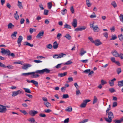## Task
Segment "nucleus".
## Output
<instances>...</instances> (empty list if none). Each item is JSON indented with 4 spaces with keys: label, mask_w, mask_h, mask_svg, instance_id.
<instances>
[{
    "label": "nucleus",
    "mask_w": 123,
    "mask_h": 123,
    "mask_svg": "<svg viewBox=\"0 0 123 123\" xmlns=\"http://www.w3.org/2000/svg\"><path fill=\"white\" fill-rule=\"evenodd\" d=\"M108 118L105 117V120L108 123H110L112 120V119L114 117V116L113 113L111 111L109 112L108 114Z\"/></svg>",
    "instance_id": "f257e3e1"
},
{
    "label": "nucleus",
    "mask_w": 123,
    "mask_h": 123,
    "mask_svg": "<svg viewBox=\"0 0 123 123\" xmlns=\"http://www.w3.org/2000/svg\"><path fill=\"white\" fill-rule=\"evenodd\" d=\"M86 52V51L84 50V49L82 48L81 49L80 51V55L81 56H82Z\"/></svg>",
    "instance_id": "412c9836"
},
{
    "label": "nucleus",
    "mask_w": 123,
    "mask_h": 123,
    "mask_svg": "<svg viewBox=\"0 0 123 123\" xmlns=\"http://www.w3.org/2000/svg\"><path fill=\"white\" fill-rule=\"evenodd\" d=\"M93 43H94L95 45L97 46H99L102 44V43L98 40L95 41Z\"/></svg>",
    "instance_id": "ddd939ff"
},
{
    "label": "nucleus",
    "mask_w": 123,
    "mask_h": 123,
    "mask_svg": "<svg viewBox=\"0 0 123 123\" xmlns=\"http://www.w3.org/2000/svg\"><path fill=\"white\" fill-rule=\"evenodd\" d=\"M118 57H119L121 59H123V54L122 53H121L119 54Z\"/></svg>",
    "instance_id": "c03bdc74"
},
{
    "label": "nucleus",
    "mask_w": 123,
    "mask_h": 123,
    "mask_svg": "<svg viewBox=\"0 0 123 123\" xmlns=\"http://www.w3.org/2000/svg\"><path fill=\"white\" fill-rule=\"evenodd\" d=\"M0 66L4 68H6V66L5 65L1 62H0Z\"/></svg>",
    "instance_id": "6e6d98bb"
},
{
    "label": "nucleus",
    "mask_w": 123,
    "mask_h": 123,
    "mask_svg": "<svg viewBox=\"0 0 123 123\" xmlns=\"http://www.w3.org/2000/svg\"><path fill=\"white\" fill-rule=\"evenodd\" d=\"M1 52L2 54H5L6 55H8L9 56H10V52L9 50L8 49L5 50L4 48H1Z\"/></svg>",
    "instance_id": "20e7f679"
},
{
    "label": "nucleus",
    "mask_w": 123,
    "mask_h": 123,
    "mask_svg": "<svg viewBox=\"0 0 123 123\" xmlns=\"http://www.w3.org/2000/svg\"><path fill=\"white\" fill-rule=\"evenodd\" d=\"M118 85L119 87L123 86V80L118 81Z\"/></svg>",
    "instance_id": "393cba45"
},
{
    "label": "nucleus",
    "mask_w": 123,
    "mask_h": 123,
    "mask_svg": "<svg viewBox=\"0 0 123 123\" xmlns=\"http://www.w3.org/2000/svg\"><path fill=\"white\" fill-rule=\"evenodd\" d=\"M48 10H44V14L45 15H47L48 14Z\"/></svg>",
    "instance_id": "13d9d810"
},
{
    "label": "nucleus",
    "mask_w": 123,
    "mask_h": 123,
    "mask_svg": "<svg viewBox=\"0 0 123 123\" xmlns=\"http://www.w3.org/2000/svg\"><path fill=\"white\" fill-rule=\"evenodd\" d=\"M69 98V96L68 94H64L62 96V98Z\"/></svg>",
    "instance_id": "a18cd8bd"
},
{
    "label": "nucleus",
    "mask_w": 123,
    "mask_h": 123,
    "mask_svg": "<svg viewBox=\"0 0 123 123\" xmlns=\"http://www.w3.org/2000/svg\"><path fill=\"white\" fill-rule=\"evenodd\" d=\"M86 28V26H83L81 27L76 28L75 29L74 31H81L82 30H85Z\"/></svg>",
    "instance_id": "f8f14e48"
},
{
    "label": "nucleus",
    "mask_w": 123,
    "mask_h": 123,
    "mask_svg": "<svg viewBox=\"0 0 123 123\" xmlns=\"http://www.w3.org/2000/svg\"><path fill=\"white\" fill-rule=\"evenodd\" d=\"M17 33V32H15L13 33L11 35V37L13 39H16V35Z\"/></svg>",
    "instance_id": "a211bd4d"
},
{
    "label": "nucleus",
    "mask_w": 123,
    "mask_h": 123,
    "mask_svg": "<svg viewBox=\"0 0 123 123\" xmlns=\"http://www.w3.org/2000/svg\"><path fill=\"white\" fill-rule=\"evenodd\" d=\"M68 40H70L71 39V37L70 35L68 34H67L64 36Z\"/></svg>",
    "instance_id": "b1692460"
},
{
    "label": "nucleus",
    "mask_w": 123,
    "mask_h": 123,
    "mask_svg": "<svg viewBox=\"0 0 123 123\" xmlns=\"http://www.w3.org/2000/svg\"><path fill=\"white\" fill-rule=\"evenodd\" d=\"M72 63V62L71 61H68L66 63H64V65H69Z\"/></svg>",
    "instance_id": "09e8293b"
},
{
    "label": "nucleus",
    "mask_w": 123,
    "mask_h": 123,
    "mask_svg": "<svg viewBox=\"0 0 123 123\" xmlns=\"http://www.w3.org/2000/svg\"><path fill=\"white\" fill-rule=\"evenodd\" d=\"M8 27L9 29H11L12 28L14 27V25L10 23H9L8 25Z\"/></svg>",
    "instance_id": "72a5a7b5"
},
{
    "label": "nucleus",
    "mask_w": 123,
    "mask_h": 123,
    "mask_svg": "<svg viewBox=\"0 0 123 123\" xmlns=\"http://www.w3.org/2000/svg\"><path fill=\"white\" fill-rule=\"evenodd\" d=\"M117 102H113V103L112 107H115L117 106Z\"/></svg>",
    "instance_id": "e2e57ef3"
},
{
    "label": "nucleus",
    "mask_w": 123,
    "mask_h": 123,
    "mask_svg": "<svg viewBox=\"0 0 123 123\" xmlns=\"http://www.w3.org/2000/svg\"><path fill=\"white\" fill-rule=\"evenodd\" d=\"M37 71H38V70H36V71H35L34 72H31V73H34V74H32V76H33L32 77V78H36L37 77H38L40 75L38 74H39V73H37Z\"/></svg>",
    "instance_id": "4468645a"
},
{
    "label": "nucleus",
    "mask_w": 123,
    "mask_h": 123,
    "mask_svg": "<svg viewBox=\"0 0 123 123\" xmlns=\"http://www.w3.org/2000/svg\"><path fill=\"white\" fill-rule=\"evenodd\" d=\"M116 72L117 74H119L122 72L121 68H118L117 69Z\"/></svg>",
    "instance_id": "f704fd0d"
},
{
    "label": "nucleus",
    "mask_w": 123,
    "mask_h": 123,
    "mask_svg": "<svg viewBox=\"0 0 123 123\" xmlns=\"http://www.w3.org/2000/svg\"><path fill=\"white\" fill-rule=\"evenodd\" d=\"M25 45L29 46L31 47H32L33 46V45L32 44H31L27 42H25Z\"/></svg>",
    "instance_id": "4c0bfd02"
},
{
    "label": "nucleus",
    "mask_w": 123,
    "mask_h": 123,
    "mask_svg": "<svg viewBox=\"0 0 123 123\" xmlns=\"http://www.w3.org/2000/svg\"><path fill=\"white\" fill-rule=\"evenodd\" d=\"M44 32L43 31H41L36 36V38H37L41 39L42 38V37L43 36Z\"/></svg>",
    "instance_id": "0eeeda50"
},
{
    "label": "nucleus",
    "mask_w": 123,
    "mask_h": 123,
    "mask_svg": "<svg viewBox=\"0 0 123 123\" xmlns=\"http://www.w3.org/2000/svg\"><path fill=\"white\" fill-rule=\"evenodd\" d=\"M37 111L34 110H31L29 112V114L32 116H34L35 115L37 114Z\"/></svg>",
    "instance_id": "9d476101"
},
{
    "label": "nucleus",
    "mask_w": 123,
    "mask_h": 123,
    "mask_svg": "<svg viewBox=\"0 0 123 123\" xmlns=\"http://www.w3.org/2000/svg\"><path fill=\"white\" fill-rule=\"evenodd\" d=\"M119 18L120 20L121 21L123 22V15L122 14H121L120 16H119Z\"/></svg>",
    "instance_id": "49530a36"
},
{
    "label": "nucleus",
    "mask_w": 123,
    "mask_h": 123,
    "mask_svg": "<svg viewBox=\"0 0 123 123\" xmlns=\"http://www.w3.org/2000/svg\"><path fill=\"white\" fill-rule=\"evenodd\" d=\"M90 100L89 99H86L83 101V102L82 103L80 106V107L82 108H85L86 105V103L89 102Z\"/></svg>",
    "instance_id": "39448f33"
},
{
    "label": "nucleus",
    "mask_w": 123,
    "mask_h": 123,
    "mask_svg": "<svg viewBox=\"0 0 123 123\" xmlns=\"http://www.w3.org/2000/svg\"><path fill=\"white\" fill-rule=\"evenodd\" d=\"M111 4L115 8L117 7V4L115 1L112 2L111 3Z\"/></svg>",
    "instance_id": "58836bf2"
},
{
    "label": "nucleus",
    "mask_w": 123,
    "mask_h": 123,
    "mask_svg": "<svg viewBox=\"0 0 123 123\" xmlns=\"http://www.w3.org/2000/svg\"><path fill=\"white\" fill-rule=\"evenodd\" d=\"M58 44L56 41L54 42L53 43V47L54 49H57L58 47Z\"/></svg>",
    "instance_id": "dca6fc26"
},
{
    "label": "nucleus",
    "mask_w": 123,
    "mask_h": 123,
    "mask_svg": "<svg viewBox=\"0 0 123 123\" xmlns=\"http://www.w3.org/2000/svg\"><path fill=\"white\" fill-rule=\"evenodd\" d=\"M93 101V104H94L97 102L98 99L96 96H95L94 97Z\"/></svg>",
    "instance_id": "ea45409f"
},
{
    "label": "nucleus",
    "mask_w": 123,
    "mask_h": 123,
    "mask_svg": "<svg viewBox=\"0 0 123 123\" xmlns=\"http://www.w3.org/2000/svg\"><path fill=\"white\" fill-rule=\"evenodd\" d=\"M31 83L34 84L36 86H38V83L37 82L33 80H31Z\"/></svg>",
    "instance_id": "bb28decb"
},
{
    "label": "nucleus",
    "mask_w": 123,
    "mask_h": 123,
    "mask_svg": "<svg viewBox=\"0 0 123 123\" xmlns=\"http://www.w3.org/2000/svg\"><path fill=\"white\" fill-rule=\"evenodd\" d=\"M88 39L90 40L91 42L92 43H93L94 41H93L92 38V37H88Z\"/></svg>",
    "instance_id": "0e129e2a"
},
{
    "label": "nucleus",
    "mask_w": 123,
    "mask_h": 123,
    "mask_svg": "<svg viewBox=\"0 0 123 123\" xmlns=\"http://www.w3.org/2000/svg\"><path fill=\"white\" fill-rule=\"evenodd\" d=\"M48 7L50 9L52 6V4L51 2H49L48 3Z\"/></svg>",
    "instance_id": "603ef678"
},
{
    "label": "nucleus",
    "mask_w": 123,
    "mask_h": 123,
    "mask_svg": "<svg viewBox=\"0 0 123 123\" xmlns=\"http://www.w3.org/2000/svg\"><path fill=\"white\" fill-rule=\"evenodd\" d=\"M94 22H93L92 24L90 23V26L91 28H92L93 31L94 32H98L100 30L99 28L98 27L97 25L94 26Z\"/></svg>",
    "instance_id": "f03ea898"
},
{
    "label": "nucleus",
    "mask_w": 123,
    "mask_h": 123,
    "mask_svg": "<svg viewBox=\"0 0 123 123\" xmlns=\"http://www.w3.org/2000/svg\"><path fill=\"white\" fill-rule=\"evenodd\" d=\"M101 84L103 85L107 83V82L106 81L104 80H101Z\"/></svg>",
    "instance_id": "79ce46f5"
},
{
    "label": "nucleus",
    "mask_w": 123,
    "mask_h": 123,
    "mask_svg": "<svg viewBox=\"0 0 123 123\" xmlns=\"http://www.w3.org/2000/svg\"><path fill=\"white\" fill-rule=\"evenodd\" d=\"M96 16L95 12H93L92 15L90 16V17L91 18H96Z\"/></svg>",
    "instance_id": "e433bc0d"
},
{
    "label": "nucleus",
    "mask_w": 123,
    "mask_h": 123,
    "mask_svg": "<svg viewBox=\"0 0 123 123\" xmlns=\"http://www.w3.org/2000/svg\"><path fill=\"white\" fill-rule=\"evenodd\" d=\"M39 7L41 10L44 9V8L43 7V5L41 4H40L39 5Z\"/></svg>",
    "instance_id": "4d7b16f0"
},
{
    "label": "nucleus",
    "mask_w": 123,
    "mask_h": 123,
    "mask_svg": "<svg viewBox=\"0 0 123 123\" xmlns=\"http://www.w3.org/2000/svg\"><path fill=\"white\" fill-rule=\"evenodd\" d=\"M18 4H17V6L20 9H22L23 8V6L22 5V3L19 1H18Z\"/></svg>",
    "instance_id": "4be33fe9"
},
{
    "label": "nucleus",
    "mask_w": 123,
    "mask_h": 123,
    "mask_svg": "<svg viewBox=\"0 0 123 123\" xmlns=\"http://www.w3.org/2000/svg\"><path fill=\"white\" fill-rule=\"evenodd\" d=\"M67 11V10L66 9L63 10H62V11L61 12V13L62 15L65 14Z\"/></svg>",
    "instance_id": "bf43d9fd"
},
{
    "label": "nucleus",
    "mask_w": 123,
    "mask_h": 123,
    "mask_svg": "<svg viewBox=\"0 0 123 123\" xmlns=\"http://www.w3.org/2000/svg\"><path fill=\"white\" fill-rule=\"evenodd\" d=\"M18 95L16 91H14L12 92V96L13 97H15Z\"/></svg>",
    "instance_id": "de8ad7c7"
},
{
    "label": "nucleus",
    "mask_w": 123,
    "mask_h": 123,
    "mask_svg": "<svg viewBox=\"0 0 123 123\" xmlns=\"http://www.w3.org/2000/svg\"><path fill=\"white\" fill-rule=\"evenodd\" d=\"M62 34L60 33H58L57 36V37L58 39H60V38L62 37Z\"/></svg>",
    "instance_id": "5fc2aeb1"
},
{
    "label": "nucleus",
    "mask_w": 123,
    "mask_h": 123,
    "mask_svg": "<svg viewBox=\"0 0 123 123\" xmlns=\"http://www.w3.org/2000/svg\"><path fill=\"white\" fill-rule=\"evenodd\" d=\"M77 22L76 19H74L72 22L71 23V24L72 26L75 28L77 27Z\"/></svg>",
    "instance_id": "1a4fd4ad"
},
{
    "label": "nucleus",
    "mask_w": 123,
    "mask_h": 123,
    "mask_svg": "<svg viewBox=\"0 0 123 123\" xmlns=\"http://www.w3.org/2000/svg\"><path fill=\"white\" fill-rule=\"evenodd\" d=\"M34 73H31V72H30V73H22V75L23 76H26V75H31L32 74H34Z\"/></svg>",
    "instance_id": "c85d7f7f"
},
{
    "label": "nucleus",
    "mask_w": 123,
    "mask_h": 123,
    "mask_svg": "<svg viewBox=\"0 0 123 123\" xmlns=\"http://www.w3.org/2000/svg\"><path fill=\"white\" fill-rule=\"evenodd\" d=\"M62 64V63L58 64L56 66H55V67L57 69L60 68H61V65Z\"/></svg>",
    "instance_id": "864d4df0"
},
{
    "label": "nucleus",
    "mask_w": 123,
    "mask_h": 123,
    "mask_svg": "<svg viewBox=\"0 0 123 123\" xmlns=\"http://www.w3.org/2000/svg\"><path fill=\"white\" fill-rule=\"evenodd\" d=\"M116 79L114 78L109 81V83L111 86H113L114 85V81L116 80Z\"/></svg>",
    "instance_id": "f3484780"
},
{
    "label": "nucleus",
    "mask_w": 123,
    "mask_h": 123,
    "mask_svg": "<svg viewBox=\"0 0 123 123\" xmlns=\"http://www.w3.org/2000/svg\"><path fill=\"white\" fill-rule=\"evenodd\" d=\"M67 72H65L63 73H59L58 74V76L60 77H63L67 75Z\"/></svg>",
    "instance_id": "2eb2a0df"
},
{
    "label": "nucleus",
    "mask_w": 123,
    "mask_h": 123,
    "mask_svg": "<svg viewBox=\"0 0 123 123\" xmlns=\"http://www.w3.org/2000/svg\"><path fill=\"white\" fill-rule=\"evenodd\" d=\"M111 61L115 63L116 62L115 59L114 57H111Z\"/></svg>",
    "instance_id": "69168bd1"
},
{
    "label": "nucleus",
    "mask_w": 123,
    "mask_h": 123,
    "mask_svg": "<svg viewBox=\"0 0 123 123\" xmlns=\"http://www.w3.org/2000/svg\"><path fill=\"white\" fill-rule=\"evenodd\" d=\"M7 111L6 107L3 105H0V112L2 113L5 112Z\"/></svg>",
    "instance_id": "423d86ee"
},
{
    "label": "nucleus",
    "mask_w": 123,
    "mask_h": 123,
    "mask_svg": "<svg viewBox=\"0 0 123 123\" xmlns=\"http://www.w3.org/2000/svg\"><path fill=\"white\" fill-rule=\"evenodd\" d=\"M111 53L115 57H118L119 54L117 53V51L115 50L114 51L111 52Z\"/></svg>",
    "instance_id": "aec40b11"
},
{
    "label": "nucleus",
    "mask_w": 123,
    "mask_h": 123,
    "mask_svg": "<svg viewBox=\"0 0 123 123\" xmlns=\"http://www.w3.org/2000/svg\"><path fill=\"white\" fill-rule=\"evenodd\" d=\"M113 121L115 123H121L123 122V117L120 120L116 119L114 120Z\"/></svg>",
    "instance_id": "6ab92c4d"
},
{
    "label": "nucleus",
    "mask_w": 123,
    "mask_h": 123,
    "mask_svg": "<svg viewBox=\"0 0 123 123\" xmlns=\"http://www.w3.org/2000/svg\"><path fill=\"white\" fill-rule=\"evenodd\" d=\"M76 94L77 95H78L79 94H81V92H80V91L79 90H77L76 91Z\"/></svg>",
    "instance_id": "338daca9"
},
{
    "label": "nucleus",
    "mask_w": 123,
    "mask_h": 123,
    "mask_svg": "<svg viewBox=\"0 0 123 123\" xmlns=\"http://www.w3.org/2000/svg\"><path fill=\"white\" fill-rule=\"evenodd\" d=\"M44 104L48 108L50 107L51 106L50 104L48 102H47L46 103L44 102Z\"/></svg>",
    "instance_id": "7c9ffc66"
},
{
    "label": "nucleus",
    "mask_w": 123,
    "mask_h": 123,
    "mask_svg": "<svg viewBox=\"0 0 123 123\" xmlns=\"http://www.w3.org/2000/svg\"><path fill=\"white\" fill-rule=\"evenodd\" d=\"M109 90L110 92L111 93H112L116 92V90L113 88H110Z\"/></svg>",
    "instance_id": "3c124183"
},
{
    "label": "nucleus",
    "mask_w": 123,
    "mask_h": 123,
    "mask_svg": "<svg viewBox=\"0 0 123 123\" xmlns=\"http://www.w3.org/2000/svg\"><path fill=\"white\" fill-rule=\"evenodd\" d=\"M14 17L17 20L19 18V16L18 14V12L17 11L16 12V13L14 14Z\"/></svg>",
    "instance_id": "cd10ccee"
},
{
    "label": "nucleus",
    "mask_w": 123,
    "mask_h": 123,
    "mask_svg": "<svg viewBox=\"0 0 123 123\" xmlns=\"http://www.w3.org/2000/svg\"><path fill=\"white\" fill-rule=\"evenodd\" d=\"M6 67L9 69H13L14 68V67L11 65L7 66Z\"/></svg>",
    "instance_id": "052dcab7"
},
{
    "label": "nucleus",
    "mask_w": 123,
    "mask_h": 123,
    "mask_svg": "<svg viewBox=\"0 0 123 123\" xmlns=\"http://www.w3.org/2000/svg\"><path fill=\"white\" fill-rule=\"evenodd\" d=\"M50 70L46 68L42 70H38L37 73H39L40 74H43L44 73L47 74L49 73Z\"/></svg>",
    "instance_id": "7ed1b4c3"
},
{
    "label": "nucleus",
    "mask_w": 123,
    "mask_h": 123,
    "mask_svg": "<svg viewBox=\"0 0 123 123\" xmlns=\"http://www.w3.org/2000/svg\"><path fill=\"white\" fill-rule=\"evenodd\" d=\"M70 10L72 13H73L74 12V9L73 8V6H72L70 8Z\"/></svg>",
    "instance_id": "774afa93"
},
{
    "label": "nucleus",
    "mask_w": 123,
    "mask_h": 123,
    "mask_svg": "<svg viewBox=\"0 0 123 123\" xmlns=\"http://www.w3.org/2000/svg\"><path fill=\"white\" fill-rule=\"evenodd\" d=\"M58 55V58H60L63 57L64 56H66V55L64 54L61 53Z\"/></svg>",
    "instance_id": "5701e85b"
},
{
    "label": "nucleus",
    "mask_w": 123,
    "mask_h": 123,
    "mask_svg": "<svg viewBox=\"0 0 123 123\" xmlns=\"http://www.w3.org/2000/svg\"><path fill=\"white\" fill-rule=\"evenodd\" d=\"M23 37L21 36H19L18 39L17 43L19 47H20L21 45V43L23 39Z\"/></svg>",
    "instance_id": "6e6552de"
},
{
    "label": "nucleus",
    "mask_w": 123,
    "mask_h": 123,
    "mask_svg": "<svg viewBox=\"0 0 123 123\" xmlns=\"http://www.w3.org/2000/svg\"><path fill=\"white\" fill-rule=\"evenodd\" d=\"M19 111L21 112L23 114H24L25 115H26L27 114V113L25 110H20Z\"/></svg>",
    "instance_id": "37998d69"
},
{
    "label": "nucleus",
    "mask_w": 123,
    "mask_h": 123,
    "mask_svg": "<svg viewBox=\"0 0 123 123\" xmlns=\"http://www.w3.org/2000/svg\"><path fill=\"white\" fill-rule=\"evenodd\" d=\"M28 121L31 122V123L35 122V119L34 118H30V119L28 120Z\"/></svg>",
    "instance_id": "a19ab883"
},
{
    "label": "nucleus",
    "mask_w": 123,
    "mask_h": 123,
    "mask_svg": "<svg viewBox=\"0 0 123 123\" xmlns=\"http://www.w3.org/2000/svg\"><path fill=\"white\" fill-rule=\"evenodd\" d=\"M46 47L49 49H51L52 48V46L51 44H50L47 45Z\"/></svg>",
    "instance_id": "8fccbe9b"
},
{
    "label": "nucleus",
    "mask_w": 123,
    "mask_h": 123,
    "mask_svg": "<svg viewBox=\"0 0 123 123\" xmlns=\"http://www.w3.org/2000/svg\"><path fill=\"white\" fill-rule=\"evenodd\" d=\"M118 37L119 40L121 42L123 41V35L122 34L119 35Z\"/></svg>",
    "instance_id": "a878e982"
},
{
    "label": "nucleus",
    "mask_w": 123,
    "mask_h": 123,
    "mask_svg": "<svg viewBox=\"0 0 123 123\" xmlns=\"http://www.w3.org/2000/svg\"><path fill=\"white\" fill-rule=\"evenodd\" d=\"M111 37L112 38L110 40H115L117 38V37L115 35H112L111 36Z\"/></svg>",
    "instance_id": "c9c22d12"
},
{
    "label": "nucleus",
    "mask_w": 123,
    "mask_h": 123,
    "mask_svg": "<svg viewBox=\"0 0 123 123\" xmlns=\"http://www.w3.org/2000/svg\"><path fill=\"white\" fill-rule=\"evenodd\" d=\"M23 89L25 90V92L28 93H30L31 92V91L30 90V89L28 88H24Z\"/></svg>",
    "instance_id": "473e14b6"
},
{
    "label": "nucleus",
    "mask_w": 123,
    "mask_h": 123,
    "mask_svg": "<svg viewBox=\"0 0 123 123\" xmlns=\"http://www.w3.org/2000/svg\"><path fill=\"white\" fill-rule=\"evenodd\" d=\"M65 110L66 111L71 112L72 111V108L71 106L68 107L65 109Z\"/></svg>",
    "instance_id": "c756f323"
},
{
    "label": "nucleus",
    "mask_w": 123,
    "mask_h": 123,
    "mask_svg": "<svg viewBox=\"0 0 123 123\" xmlns=\"http://www.w3.org/2000/svg\"><path fill=\"white\" fill-rule=\"evenodd\" d=\"M42 58H45L42 56H38L37 57V58L38 60L41 59Z\"/></svg>",
    "instance_id": "680f3d73"
},
{
    "label": "nucleus",
    "mask_w": 123,
    "mask_h": 123,
    "mask_svg": "<svg viewBox=\"0 0 123 123\" xmlns=\"http://www.w3.org/2000/svg\"><path fill=\"white\" fill-rule=\"evenodd\" d=\"M64 28L67 29H71V26L67 24H65L64 25Z\"/></svg>",
    "instance_id": "2f4dec72"
},
{
    "label": "nucleus",
    "mask_w": 123,
    "mask_h": 123,
    "mask_svg": "<svg viewBox=\"0 0 123 123\" xmlns=\"http://www.w3.org/2000/svg\"><path fill=\"white\" fill-rule=\"evenodd\" d=\"M31 65L29 64H26L22 66V68L23 69L26 70L29 67H31Z\"/></svg>",
    "instance_id": "9b49d317"
}]
</instances>
